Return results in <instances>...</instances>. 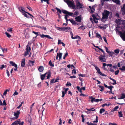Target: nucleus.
<instances>
[{"label": "nucleus", "instance_id": "1", "mask_svg": "<svg viewBox=\"0 0 125 125\" xmlns=\"http://www.w3.org/2000/svg\"><path fill=\"white\" fill-rule=\"evenodd\" d=\"M110 12L107 10H104V12L102 13V17L101 19V21H104V19H107L108 17Z\"/></svg>", "mask_w": 125, "mask_h": 125}, {"label": "nucleus", "instance_id": "2", "mask_svg": "<svg viewBox=\"0 0 125 125\" xmlns=\"http://www.w3.org/2000/svg\"><path fill=\"white\" fill-rule=\"evenodd\" d=\"M76 8H75V9H80L83 8L84 7L83 4L80 3V2L78 0L76 1V4L75 6Z\"/></svg>", "mask_w": 125, "mask_h": 125}, {"label": "nucleus", "instance_id": "3", "mask_svg": "<svg viewBox=\"0 0 125 125\" xmlns=\"http://www.w3.org/2000/svg\"><path fill=\"white\" fill-rule=\"evenodd\" d=\"M62 12L64 14H66L64 18L65 19H67V17H69V16H71L73 14V13L69 12L65 10H63Z\"/></svg>", "mask_w": 125, "mask_h": 125}, {"label": "nucleus", "instance_id": "4", "mask_svg": "<svg viewBox=\"0 0 125 125\" xmlns=\"http://www.w3.org/2000/svg\"><path fill=\"white\" fill-rule=\"evenodd\" d=\"M105 54L103 55H101L98 57L99 61L102 62H106V60L105 58Z\"/></svg>", "mask_w": 125, "mask_h": 125}, {"label": "nucleus", "instance_id": "5", "mask_svg": "<svg viewBox=\"0 0 125 125\" xmlns=\"http://www.w3.org/2000/svg\"><path fill=\"white\" fill-rule=\"evenodd\" d=\"M29 43L27 45L26 48V52L24 53V55L25 56H26L29 53V52L31 50L30 46H29Z\"/></svg>", "mask_w": 125, "mask_h": 125}, {"label": "nucleus", "instance_id": "6", "mask_svg": "<svg viewBox=\"0 0 125 125\" xmlns=\"http://www.w3.org/2000/svg\"><path fill=\"white\" fill-rule=\"evenodd\" d=\"M68 6L72 7V9H75V6L72 1H70L67 4Z\"/></svg>", "mask_w": 125, "mask_h": 125}, {"label": "nucleus", "instance_id": "7", "mask_svg": "<svg viewBox=\"0 0 125 125\" xmlns=\"http://www.w3.org/2000/svg\"><path fill=\"white\" fill-rule=\"evenodd\" d=\"M26 120L27 122L29 125H31V116L29 115H28L27 118L26 119Z\"/></svg>", "mask_w": 125, "mask_h": 125}, {"label": "nucleus", "instance_id": "8", "mask_svg": "<svg viewBox=\"0 0 125 125\" xmlns=\"http://www.w3.org/2000/svg\"><path fill=\"white\" fill-rule=\"evenodd\" d=\"M10 63L11 64L12 66H14L15 68L14 69L15 71H16L17 69V65L16 64L15 62L13 61H10Z\"/></svg>", "mask_w": 125, "mask_h": 125}, {"label": "nucleus", "instance_id": "9", "mask_svg": "<svg viewBox=\"0 0 125 125\" xmlns=\"http://www.w3.org/2000/svg\"><path fill=\"white\" fill-rule=\"evenodd\" d=\"M21 124L20 120V119H18L17 120L13 122L11 124V125H20Z\"/></svg>", "mask_w": 125, "mask_h": 125}, {"label": "nucleus", "instance_id": "10", "mask_svg": "<svg viewBox=\"0 0 125 125\" xmlns=\"http://www.w3.org/2000/svg\"><path fill=\"white\" fill-rule=\"evenodd\" d=\"M121 11L122 13V14L124 15L125 14V3L123 5V7L121 8Z\"/></svg>", "mask_w": 125, "mask_h": 125}, {"label": "nucleus", "instance_id": "11", "mask_svg": "<svg viewBox=\"0 0 125 125\" xmlns=\"http://www.w3.org/2000/svg\"><path fill=\"white\" fill-rule=\"evenodd\" d=\"M75 21L78 22H81V16L80 15L76 17L75 18Z\"/></svg>", "mask_w": 125, "mask_h": 125}, {"label": "nucleus", "instance_id": "12", "mask_svg": "<svg viewBox=\"0 0 125 125\" xmlns=\"http://www.w3.org/2000/svg\"><path fill=\"white\" fill-rule=\"evenodd\" d=\"M58 30L60 31H62V30H69L71 29V28L70 27H64L63 28H60L59 27L58 28Z\"/></svg>", "mask_w": 125, "mask_h": 125}, {"label": "nucleus", "instance_id": "13", "mask_svg": "<svg viewBox=\"0 0 125 125\" xmlns=\"http://www.w3.org/2000/svg\"><path fill=\"white\" fill-rule=\"evenodd\" d=\"M40 36L41 38H44V37H45L49 39H52V38L50 37L49 35H45L43 34H42V35L40 34Z\"/></svg>", "mask_w": 125, "mask_h": 125}, {"label": "nucleus", "instance_id": "14", "mask_svg": "<svg viewBox=\"0 0 125 125\" xmlns=\"http://www.w3.org/2000/svg\"><path fill=\"white\" fill-rule=\"evenodd\" d=\"M112 1L113 2L119 5H120L121 4V3L120 0H112Z\"/></svg>", "mask_w": 125, "mask_h": 125}, {"label": "nucleus", "instance_id": "15", "mask_svg": "<svg viewBox=\"0 0 125 125\" xmlns=\"http://www.w3.org/2000/svg\"><path fill=\"white\" fill-rule=\"evenodd\" d=\"M62 53H57V55L56 56V59L58 60V57L59 58V61L62 58Z\"/></svg>", "mask_w": 125, "mask_h": 125}, {"label": "nucleus", "instance_id": "16", "mask_svg": "<svg viewBox=\"0 0 125 125\" xmlns=\"http://www.w3.org/2000/svg\"><path fill=\"white\" fill-rule=\"evenodd\" d=\"M122 23H121V27L122 29H125V20H123L122 21Z\"/></svg>", "mask_w": 125, "mask_h": 125}, {"label": "nucleus", "instance_id": "17", "mask_svg": "<svg viewBox=\"0 0 125 125\" xmlns=\"http://www.w3.org/2000/svg\"><path fill=\"white\" fill-rule=\"evenodd\" d=\"M120 36L124 41H125V31L120 35Z\"/></svg>", "mask_w": 125, "mask_h": 125}, {"label": "nucleus", "instance_id": "18", "mask_svg": "<svg viewBox=\"0 0 125 125\" xmlns=\"http://www.w3.org/2000/svg\"><path fill=\"white\" fill-rule=\"evenodd\" d=\"M20 114V111H17L14 114V115L16 117V119H17L18 118L19 115Z\"/></svg>", "mask_w": 125, "mask_h": 125}, {"label": "nucleus", "instance_id": "19", "mask_svg": "<svg viewBox=\"0 0 125 125\" xmlns=\"http://www.w3.org/2000/svg\"><path fill=\"white\" fill-rule=\"evenodd\" d=\"M103 67H104V68H103V69H104V70H105V66L106 65L107 66H110V67H111L112 66V64H106L105 63H103Z\"/></svg>", "mask_w": 125, "mask_h": 125}, {"label": "nucleus", "instance_id": "20", "mask_svg": "<svg viewBox=\"0 0 125 125\" xmlns=\"http://www.w3.org/2000/svg\"><path fill=\"white\" fill-rule=\"evenodd\" d=\"M121 19H116L115 21V22L118 25H120L121 23L122 22V21Z\"/></svg>", "mask_w": 125, "mask_h": 125}, {"label": "nucleus", "instance_id": "21", "mask_svg": "<svg viewBox=\"0 0 125 125\" xmlns=\"http://www.w3.org/2000/svg\"><path fill=\"white\" fill-rule=\"evenodd\" d=\"M25 59H22L21 62V67H24L25 66Z\"/></svg>", "mask_w": 125, "mask_h": 125}, {"label": "nucleus", "instance_id": "22", "mask_svg": "<svg viewBox=\"0 0 125 125\" xmlns=\"http://www.w3.org/2000/svg\"><path fill=\"white\" fill-rule=\"evenodd\" d=\"M47 73H46L44 74H42L41 75V78L42 80H43L46 77V76Z\"/></svg>", "mask_w": 125, "mask_h": 125}, {"label": "nucleus", "instance_id": "23", "mask_svg": "<svg viewBox=\"0 0 125 125\" xmlns=\"http://www.w3.org/2000/svg\"><path fill=\"white\" fill-rule=\"evenodd\" d=\"M115 31L116 33H117V32H118L119 33V35L120 36V35H121L122 33L121 31H120L119 30L118 28L117 27H116L115 28Z\"/></svg>", "mask_w": 125, "mask_h": 125}, {"label": "nucleus", "instance_id": "24", "mask_svg": "<svg viewBox=\"0 0 125 125\" xmlns=\"http://www.w3.org/2000/svg\"><path fill=\"white\" fill-rule=\"evenodd\" d=\"M47 79H48L50 78V76H51V72L50 70L48 71V72H47Z\"/></svg>", "mask_w": 125, "mask_h": 125}, {"label": "nucleus", "instance_id": "25", "mask_svg": "<svg viewBox=\"0 0 125 125\" xmlns=\"http://www.w3.org/2000/svg\"><path fill=\"white\" fill-rule=\"evenodd\" d=\"M97 72L98 73L101 75L105 76H106V75L104 74H103L101 72L100 69L99 70H97Z\"/></svg>", "mask_w": 125, "mask_h": 125}, {"label": "nucleus", "instance_id": "26", "mask_svg": "<svg viewBox=\"0 0 125 125\" xmlns=\"http://www.w3.org/2000/svg\"><path fill=\"white\" fill-rule=\"evenodd\" d=\"M125 98V94L122 93L121 94V95L120 98H119V99H122Z\"/></svg>", "mask_w": 125, "mask_h": 125}, {"label": "nucleus", "instance_id": "27", "mask_svg": "<svg viewBox=\"0 0 125 125\" xmlns=\"http://www.w3.org/2000/svg\"><path fill=\"white\" fill-rule=\"evenodd\" d=\"M36 27H37L38 28H40L42 30H46V28L45 27H41L39 26H36Z\"/></svg>", "mask_w": 125, "mask_h": 125}, {"label": "nucleus", "instance_id": "28", "mask_svg": "<svg viewBox=\"0 0 125 125\" xmlns=\"http://www.w3.org/2000/svg\"><path fill=\"white\" fill-rule=\"evenodd\" d=\"M91 10V13H93L95 10L94 9V6H93L92 7V8L90 9Z\"/></svg>", "mask_w": 125, "mask_h": 125}, {"label": "nucleus", "instance_id": "29", "mask_svg": "<svg viewBox=\"0 0 125 125\" xmlns=\"http://www.w3.org/2000/svg\"><path fill=\"white\" fill-rule=\"evenodd\" d=\"M44 68L43 66H40L38 68V70L39 72H42Z\"/></svg>", "mask_w": 125, "mask_h": 125}, {"label": "nucleus", "instance_id": "30", "mask_svg": "<svg viewBox=\"0 0 125 125\" xmlns=\"http://www.w3.org/2000/svg\"><path fill=\"white\" fill-rule=\"evenodd\" d=\"M48 64L50 66H51L52 67H53L54 66V64H52V61L51 60H50Z\"/></svg>", "mask_w": 125, "mask_h": 125}, {"label": "nucleus", "instance_id": "31", "mask_svg": "<svg viewBox=\"0 0 125 125\" xmlns=\"http://www.w3.org/2000/svg\"><path fill=\"white\" fill-rule=\"evenodd\" d=\"M96 37L102 39V38L100 35L97 33L96 34Z\"/></svg>", "mask_w": 125, "mask_h": 125}, {"label": "nucleus", "instance_id": "32", "mask_svg": "<svg viewBox=\"0 0 125 125\" xmlns=\"http://www.w3.org/2000/svg\"><path fill=\"white\" fill-rule=\"evenodd\" d=\"M108 53L109 54V56H112L114 54V52H110L109 51Z\"/></svg>", "mask_w": 125, "mask_h": 125}, {"label": "nucleus", "instance_id": "33", "mask_svg": "<svg viewBox=\"0 0 125 125\" xmlns=\"http://www.w3.org/2000/svg\"><path fill=\"white\" fill-rule=\"evenodd\" d=\"M94 109V108H92L91 109L86 108V110H87L88 111H95V109Z\"/></svg>", "mask_w": 125, "mask_h": 125}, {"label": "nucleus", "instance_id": "34", "mask_svg": "<svg viewBox=\"0 0 125 125\" xmlns=\"http://www.w3.org/2000/svg\"><path fill=\"white\" fill-rule=\"evenodd\" d=\"M98 86L101 89L100 90V91L101 92L103 91L104 88V87L103 86H101V85H98Z\"/></svg>", "mask_w": 125, "mask_h": 125}, {"label": "nucleus", "instance_id": "35", "mask_svg": "<svg viewBox=\"0 0 125 125\" xmlns=\"http://www.w3.org/2000/svg\"><path fill=\"white\" fill-rule=\"evenodd\" d=\"M119 69L122 71H125V66H123L122 68H119Z\"/></svg>", "mask_w": 125, "mask_h": 125}, {"label": "nucleus", "instance_id": "36", "mask_svg": "<svg viewBox=\"0 0 125 125\" xmlns=\"http://www.w3.org/2000/svg\"><path fill=\"white\" fill-rule=\"evenodd\" d=\"M73 38H72V39H79V40H78L80 41L81 39V38L80 37L78 36L77 35L75 37H73Z\"/></svg>", "mask_w": 125, "mask_h": 125}, {"label": "nucleus", "instance_id": "37", "mask_svg": "<svg viewBox=\"0 0 125 125\" xmlns=\"http://www.w3.org/2000/svg\"><path fill=\"white\" fill-rule=\"evenodd\" d=\"M5 34L9 38H10L11 37V35L9 34L7 32H5Z\"/></svg>", "mask_w": 125, "mask_h": 125}, {"label": "nucleus", "instance_id": "38", "mask_svg": "<svg viewBox=\"0 0 125 125\" xmlns=\"http://www.w3.org/2000/svg\"><path fill=\"white\" fill-rule=\"evenodd\" d=\"M118 115L119 117H123V115L122 114V112L121 111L118 112Z\"/></svg>", "mask_w": 125, "mask_h": 125}, {"label": "nucleus", "instance_id": "39", "mask_svg": "<svg viewBox=\"0 0 125 125\" xmlns=\"http://www.w3.org/2000/svg\"><path fill=\"white\" fill-rule=\"evenodd\" d=\"M55 9L56 10H57V12L58 13L59 12V13H61L62 11L60 9L58 8L57 7H56L55 8Z\"/></svg>", "mask_w": 125, "mask_h": 125}, {"label": "nucleus", "instance_id": "40", "mask_svg": "<svg viewBox=\"0 0 125 125\" xmlns=\"http://www.w3.org/2000/svg\"><path fill=\"white\" fill-rule=\"evenodd\" d=\"M105 111V110L104 109L102 108L100 111V113L101 114L103 112Z\"/></svg>", "mask_w": 125, "mask_h": 125}, {"label": "nucleus", "instance_id": "41", "mask_svg": "<svg viewBox=\"0 0 125 125\" xmlns=\"http://www.w3.org/2000/svg\"><path fill=\"white\" fill-rule=\"evenodd\" d=\"M25 13V12H22V14L23 15H24V16L26 17L27 18L29 17L28 16V15H27V14L26 13Z\"/></svg>", "mask_w": 125, "mask_h": 125}, {"label": "nucleus", "instance_id": "42", "mask_svg": "<svg viewBox=\"0 0 125 125\" xmlns=\"http://www.w3.org/2000/svg\"><path fill=\"white\" fill-rule=\"evenodd\" d=\"M49 0H41V2L43 3V1H44L45 2H46L47 4H49L50 3L49 1Z\"/></svg>", "mask_w": 125, "mask_h": 125}, {"label": "nucleus", "instance_id": "43", "mask_svg": "<svg viewBox=\"0 0 125 125\" xmlns=\"http://www.w3.org/2000/svg\"><path fill=\"white\" fill-rule=\"evenodd\" d=\"M110 104H107L106 103L104 104H103L102 105V106L104 107L105 106H109Z\"/></svg>", "mask_w": 125, "mask_h": 125}, {"label": "nucleus", "instance_id": "44", "mask_svg": "<svg viewBox=\"0 0 125 125\" xmlns=\"http://www.w3.org/2000/svg\"><path fill=\"white\" fill-rule=\"evenodd\" d=\"M65 85L69 87V86H71L72 85V84L71 83L67 82V83Z\"/></svg>", "mask_w": 125, "mask_h": 125}, {"label": "nucleus", "instance_id": "45", "mask_svg": "<svg viewBox=\"0 0 125 125\" xmlns=\"http://www.w3.org/2000/svg\"><path fill=\"white\" fill-rule=\"evenodd\" d=\"M32 33H34L36 35V36L33 37V39L34 38H35L37 37V36L38 35V33L37 32H35L34 31H33L32 32Z\"/></svg>", "mask_w": 125, "mask_h": 125}, {"label": "nucleus", "instance_id": "46", "mask_svg": "<svg viewBox=\"0 0 125 125\" xmlns=\"http://www.w3.org/2000/svg\"><path fill=\"white\" fill-rule=\"evenodd\" d=\"M71 22L73 24H77V23H76L73 19H72V21H71Z\"/></svg>", "mask_w": 125, "mask_h": 125}, {"label": "nucleus", "instance_id": "47", "mask_svg": "<svg viewBox=\"0 0 125 125\" xmlns=\"http://www.w3.org/2000/svg\"><path fill=\"white\" fill-rule=\"evenodd\" d=\"M114 87L113 86H109L107 88L109 89L110 90V91H111L112 90V89Z\"/></svg>", "mask_w": 125, "mask_h": 125}, {"label": "nucleus", "instance_id": "48", "mask_svg": "<svg viewBox=\"0 0 125 125\" xmlns=\"http://www.w3.org/2000/svg\"><path fill=\"white\" fill-rule=\"evenodd\" d=\"M119 52V50L118 49H117L115 50L114 52L116 53L117 54Z\"/></svg>", "mask_w": 125, "mask_h": 125}, {"label": "nucleus", "instance_id": "49", "mask_svg": "<svg viewBox=\"0 0 125 125\" xmlns=\"http://www.w3.org/2000/svg\"><path fill=\"white\" fill-rule=\"evenodd\" d=\"M86 124L88 125H97L96 124H93L92 123H90L89 122H87L86 123Z\"/></svg>", "mask_w": 125, "mask_h": 125}, {"label": "nucleus", "instance_id": "50", "mask_svg": "<svg viewBox=\"0 0 125 125\" xmlns=\"http://www.w3.org/2000/svg\"><path fill=\"white\" fill-rule=\"evenodd\" d=\"M68 55V53L67 52L64 55V56L63 57V59H65L67 55Z\"/></svg>", "mask_w": 125, "mask_h": 125}, {"label": "nucleus", "instance_id": "51", "mask_svg": "<svg viewBox=\"0 0 125 125\" xmlns=\"http://www.w3.org/2000/svg\"><path fill=\"white\" fill-rule=\"evenodd\" d=\"M66 94L65 93L64 91H62V97H63L64 96L65 94Z\"/></svg>", "mask_w": 125, "mask_h": 125}, {"label": "nucleus", "instance_id": "52", "mask_svg": "<svg viewBox=\"0 0 125 125\" xmlns=\"http://www.w3.org/2000/svg\"><path fill=\"white\" fill-rule=\"evenodd\" d=\"M98 117L97 116H96V118L95 121H93V123H97L98 122Z\"/></svg>", "mask_w": 125, "mask_h": 125}, {"label": "nucleus", "instance_id": "53", "mask_svg": "<svg viewBox=\"0 0 125 125\" xmlns=\"http://www.w3.org/2000/svg\"><path fill=\"white\" fill-rule=\"evenodd\" d=\"M62 42V40H58V45L59 44H61Z\"/></svg>", "mask_w": 125, "mask_h": 125}, {"label": "nucleus", "instance_id": "54", "mask_svg": "<svg viewBox=\"0 0 125 125\" xmlns=\"http://www.w3.org/2000/svg\"><path fill=\"white\" fill-rule=\"evenodd\" d=\"M55 79H52L50 83H55Z\"/></svg>", "mask_w": 125, "mask_h": 125}, {"label": "nucleus", "instance_id": "55", "mask_svg": "<svg viewBox=\"0 0 125 125\" xmlns=\"http://www.w3.org/2000/svg\"><path fill=\"white\" fill-rule=\"evenodd\" d=\"M8 90L7 89L6 90H5L4 91V93H3V95H5L7 94V91H8Z\"/></svg>", "mask_w": 125, "mask_h": 125}, {"label": "nucleus", "instance_id": "56", "mask_svg": "<svg viewBox=\"0 0 125 125\" xmlns=\"http://www.w3.org/2000/svg\"><path fill=\"white\" fill-rule=\"evenodd\" d=\"M119 71V70H117V71H115V75H117L118 74Z\"/></svg>", "mask_w": 125, "mask_h": 125}, {"label": "nucleus", "instance_id": "57", "mask_svg": "<svg viewBox=\"0 0 125 125\" xmlns=\"http://www.w3.org/2000/svg\"><path fill=\"white\" fill-rule=\"evenodd\" d=\"M118 108L119 107L118 106H115L114 108L113 111H117V110L118 109Z\"/></svg>", "mask_w": 125, "mask_h": 125}, {"label": "nucleus", "instance_id": "58", "mask_svg": "<svg viewBox=\"0 0 125 125\" xmlns=\"http://www.w3.org/2000/svg\"><path fill=\"white\" fill-rule=\"evenodd\" d=\"M92 16L94 20H97V18L96 17L95 15L94 14Z\"/></svg>", "mask_w": 125, "mask_h": 125}, {"label": "nucleus", "instance_id": "59", "mask_svg": "<svg viewBox=\"0 0 125 125\" xmlns=\"http://www.w3.org/2000/svg\"><path fill=\"white\" fill-rule=\"evenodd\" d=\"M103 38L104 39V41L107 44H108L107 42V41L106 40V39L105 37L104 36H103Z\"/></svg>", "mask_w": 125, "mask_h": 125}, {"label": "nucleus", "instance_id": "60", "mask_svg": "<svg viewBox=\"0 0 125 125\" xmlns=\"http://www.w3.org/2000/svg\"><path fill=\"white\" fill-rule=\"evenodd\" d=\"M65 89V91H64V92L66 94L67 93V91L68 90H69V88H64V89Z\"/></svg>", "mask_w": 125, "mask_h": 125}, {"label": "nucleus", "instance_id": "61", "mask_svg": "<svg viewBox=\"0 0 125 125\" xmlns=\"http://www.w3.org/2000/svg\"><path fill=\"white\" fill-rule=\"evenodd\" d=\"M95 98H93L92 99H91V102L92 103H93L94 101L95 102Z\"/></svg>", "mask_w": 125, "mask_h": 125}, {"label": "nucleus", "instance_id": "62", "mask_svg": "<svg viewBox=\"0 0 125 125\" xmlns=\"http://www.w3.org/2000/svg\"><path fill=\"white\" fill-rule=\"evenodd\" d=\"M81 29H82V30H84L85 28L84 26H80Z\"/></svg>", "mask_w": 125, "mask_h": 125}, {"label": "nucleus", "instance_id": "63", "mask_svg": "<svg viewBox=\"0 0 125 125\" xmlns=\"http://www.w3.org/2000/svg\"><path fill=\"white\" fill-rule=\"evenodd\" d=\"M115 16H116V17L118 18H120L119 15V13H116L115 14Z\"/></svg>", "mask_w": 125, "mask_h": 125}, {"label": "nucleus", "instance_id": "64", "mask_svg": "<svg viewBox=\"0 0 125 125\" xmlns=\"http://www.w3.org/2000/svg\"><path fill=\"white\" fill-rule=\"evenodd\" d=\"M100 28L102 29H105L106 27L104 26H99Z\"/></svg>", "mask_w": 125, "mask_h": 125}]
</instances>
